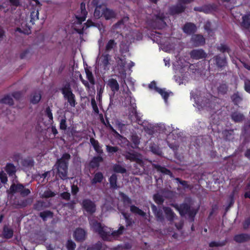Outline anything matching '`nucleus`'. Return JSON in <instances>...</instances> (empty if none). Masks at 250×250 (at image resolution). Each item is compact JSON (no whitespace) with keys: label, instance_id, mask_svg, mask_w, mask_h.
<instances>
[{"label":"nucleus","instance_id":"obj_1","mask_svg":"<svg viewBox=\"0 0 250 250\" xmlns=\"http://www.w3.org/2000/svg\"><path fill=\"white\" fill-rule=\"evenodd\" d=\"M89 221L91 229L94 231L97 232L104 240L110 241L113 238H116L123 233L125 229L123 226H121L118 230L113 231L111 229L103 226L101 223L91 218H89Z\"/></svg>","mask_w":250,"mask_h":250},{"label":"nucleus","instance_id":"obj_2","mask_svg":"<svg viewBox=\"0 0 250 250\" xmlns=\"http://www.w3.org/2000/svg\"><path fill=\"white\" fill-rule=\"evenodd\" d=\"M105 0H93L92 3L96 6L94 15L95 18H99L104 16L106 20H110L115 18L116 14L112 10L108 9L104 4Z\"/></svg>","mask_w":250,"mask_h":250},{"label":"nucleus","instance_id":"obj_3","mask_svg":"<svg viewBox=\"0 0 250 250\" xmlns=\"http://www.w3.org/2000/svg\"><path fill=\"white\" fill-rule=\"evenodd\" d=\"M70 159V155L68 153H64L60 159H58L54 166L57 169L59 177L62 179H67L68 162Z\"/></svg>","mask_w":250,"mask_h":250},{"label":"nucleus","instance_id":"obj_4","mask_svg":"<svg viewBox=\"0 0 250 250\" xmlns=\"http://www.w3.org/2000/svg\"><path fill=\"white\" fill-rule=\"evenodd\" d=\"M165 17L163 13H159L154 15V19L149 23L152 27L155 28L161 29L164 27L166 24L165 21Z\"/></svg>","mask_w":250,"mask_h":250},{"label":"nucleus","instance_id":"obj_5","mask_svg":"<svg viewBox=\"0 0 250 250\" xmlns=\"http://www.w3.org/2000/svg\"><path fill=\"white\" fill-rule=\"evenodd\" d=\"M62 93L64 98L67 100L68 103L72 107H75L76 104L75 96L73 94L71 88L69 85L65 86L62 89Z\"/></svg>","mask_w":250,"mask_h":250},{"label":"nucleus","instance_id":"obj_6","mask_svg":"<svg viewBox=\"0 0 250 250\" xmlns=\"http://www.w3.org/2000/svg\"><path fill=\"white\" fill-rule=\"evenodd\" d=\"M178 4L176 6H172L170 8V12L174 15L183 12L186 8L184 4L189 3L193 0H178Z\"/></svg>","mask_w":250,"mask_h":250},{"label":"nucleus","instance_id":"obj_7","mask_svg":"<svg viewBox=\"0 0 250 250\" xmlns=\"http://www.w3.org/2000/svg\"><path fill=\"white\" fill-rule=\"evenodd\" d=\"M82 207L89 214H92L96 211L95 203L89 199H84L83 201Z\"/></svg>","mask_w":250,"mask_h":250},{"label":"nucleus","instance_id":"obj_8","mask_svg":"<svg viewBox=\"0 0 250 250\" xmlns=\"http://www.w3.org/2000/svg\"><path fill=\"white\" fill-rule=\"evenodd\" d=\"M110 56L108 54H103L99 58V64L104 69L108 70L109 69V65L110 64Z\"/></svg>","mask_w":250,"mask_h":250},{"label":"nucleus","instance_id":"obj_9","mask_svg":"<svg viewBox=\"0 0 250 250\" xmlns=\"http://www.w3.org/2000/svg\"><path fill=\"white\" fill-rule=\"evenodd\" d=\"M87 15V12L85 10V4L82 2L81 4V13L79 12L76 15L77 20V23L81 24L82 22L85 21Z\"/></svg>","mask_w":250,"mask_h":250},{"label":"nucleus","instance_id":"obj_10","mask_svg":"<svg viewBox=\"0 0 250 250\" xmlns=\"http://www.w3.org/2000/svg\"><path fill=\"white\" fill-rule=\"evenodd\" d=\"M190 55L192 58L196 60L205 58L207 55L203 49H194L190 52Z\"/></svg>","mask_w":250,"mask_h":250},{"label":"nucleus","instance_id":"obj_11","mask_svg":"<svg viewBox=\"0 0 250 250\" xmlns=\"http://www.w3.org/2000/svg\"><path fill=\"white\" fill-rule=\"evenodd\" d=\"M74 236L77 241H83L85 238L86 232L84 229L79 228L75 231Z\"/></svg>","mask_w":250,"mask_h":250},{"label":"nucleus","instance_id":"obj_12","mask_svg":"<svg viewBox=\"0 0 250 250\" xmlns=\"http://www.w3.org/2000/svg\"><path fill=\"white\" fill-rule=\"evenodd\" d=\"M124 155L126 159L129 160L131 161H136L137 163H139L141 160V155L138 153L126 152Z\"/></svg>","mask_w":250,"mask_h":250},{"label":"nucleus","instance_id":"obj_13","mask_svg":"<svg viewBox=\"0 0 250 250\" xmlns=\"http://www.w3.org/2000/svg\"><path fill=\"white\" fill-rule=\"evenodd\" d=\"M173 206L179 211L181 215H184L185 214L189 213V207L187 204H183L180 206H178L177 205Z\"/></svg>","mask_w":250,"mask_h":250},{"label":"nucleus","instance_id":"obj_14","mask_svg":"<svg viewBox=\"0 0 250 250\" xmlns=\"http://www.w3.org/2000/svg\"><path fill=\"white\" fill-rule=\"evenodd\" d=\"M197 28L193 23L189 22L185 24L183 28L184 32L187 34H191L196 31Z\"/></svg>","mask_w":250,"mask_h":250},{"label":"nucleus","instance_id":"obj_15","mask_svg":"<svg viewBox=\"0 0 250 250\" xmlns=\"http://www.w3.org/2000/svg\"><path fill=\"white\" fill-rule=\"evenodd\" d=\"M107 85L114 93L119 90V84L117 81L114 79L111 78L109 79L107 82Z\"/></svg>","mask_w":250,"mask_h":250},{"label":"nucleus","instance_id":"obj_16","mask_svg":"<svg viewBox=\"0 0 250 250\" xmlns=\"http://www.w3.org/2000/svg\"><path fill=\"white\" fill-rule=\"evenodd\" d=\"M191 41L195 46H199L204 44L205 39L203 36L194 35L191 38Z\"/></svg>","mask_w":250,"mask_h":250},{"label":"nucleus","instance_id":"obj_17","mask_svg":"<svg viewBox=\"0 0 250 250\" xmlns=\"http://www.w3.org/2000/svg\"><path fill=\"white\" fill-rule=\"evenodd\" d=\"M234 240L238 243H243L250 240V235L248 234H240L236 235Z\"/></svg>","mask_w":250,"mask_h":250},{"label":"nucleus","instance_id":"obj_18","mask_svg":"<svg viewBox=\"0 0 250 250\" xmlns=\"http://www.w3.org/2000/svg\"><path fill=\"white\" fill-rule=\"evenodd\" d=\"M85 73L86 78L89 81L88 83L90 85V90L92 89V90L95 91L94 85L95 84V82L92 72L88 70H86Z\"/></svg>","mask_w":250,"mask_h":250},{"label":"nucleus","instance_id":"obj_19","mask_svg":"<svg viewBox=\"0 0 250 250\" xmlns=\"http://www.w3.org/2000/svg\"><path fill=\"white\" fill-rule=\"evenodd\" d=\"M163 210L168 220L172 221L176 217V215L170 208L168 207H164Z\"/></svg>","mask_w":250,"mask_h":250},{"label":"nucleus","instance_id":"obj_20","mask_svg":"<svg viewBox=\"0 0 250 250\" xmlns=\"http://www.w3.org/2000/svg\"><path fill=\"white\" fill-rule=\"evenodd\" d=\"M23 186L22 184H13L11 186L10 188V191L12 193L19 192L21 194L22 190L23 188Z\"/></svg>","mask_w":250,"mask_h":250},{"label":"nucleus","instance_id":"obj_21","mask_svg":"<svg viewBox=\"0 0 250 250\" xmlns=\"http://www.w3.org/2000/svg\"><path fill=\"white\" fill-rule=\"evenodd\" d=\"M90 142L92 146H93L95 150L98 153L101 154L103 153V150L99 145L98 141L96 140L95 139L91 138L90 139Z\"/></svg>","mask_w":250,"mask_h":250},{"label":"nucleus","instance_id":"obj_22","mask_svg":"<svg viewBox=\"0 0 250 250\" xmlns=\"http://www.w3.org/2000/svg\"><path fill=\"white\" fill-rule=\"evenodd\" d=\"M199 106H201V108L208 110L212 107V103H211V101L209 99H205L202 100ZM199 109H200V108L199 107Z\"/></svg>","mask_w":250,"mask_h":250},{"label":"nucleus","instance_id":"obj_23","mask_svg":"<svg viewBox=\"0 0 250 250\" xmlns=\"http://www.w3.org/2000/svg\"><path fill=\"white\" fill-rule=\"evenodd\" d=\"M214 58L216 64L218 67H222L226 64V60L225 58L216 56Z\"/></svg>","mask_w":250,"mask_h":250},{"label":"nucleus","instance_id":"obj_24","mask_svg":"<svg viewBox=\"0 0 250 250\" xmlns=\"http://www.w3.org/2000/svg\"><path fill=\"white\" fill-rule=\"evenodd\" d=\"M242 25L247 28L250 26V14H246L242 17Z\"/></svg>","mask_w":250,"mask_h":250},{"label":"nucleus","instance_id":"obj_25","mask_svg":"<svg viewBox=\"0 0 250 250\" xmlns=\"http://www.w3.org/2000/svg\"><path fill=\"white\" fill-rule=\"evenodd\" d=\"M39 13L38 10L35 9L31 12L30 16V22L32 24H34L35 21L39 19Z\"/></svg>","mask_w":250,"mask_h":250},{"label":"nucleus","instance_id":"obj_26","mask_svg":"<svg viewBox=\"0 0 250 250\" xmlns=\"http://www.w3.org/2000/svg\"><path fill=\"white\" fill-rule=\"evenodd\" d=\"M151 208L155 216L158 218V220H162L163 219V216L162 211L160 210H158L156 206H155L154 204H152Z\"/></svg>","mask_w":250,"mask_h":250},{"label":"nucleus","instance_id":"obj_27","mask_svg":"<svg viewBox=\"0 0 250 250\" xmlns=\"http://www.w3.org/2000/svg\"><path fill=\"white\" fill-rule=\"evenodd\" d=\"M103 175L101 172L96 173L94 178L91 180L92 184H96L97 183H101L103 179Z\"/></svg>","mask_w":250,"mask_h":250},{"label":"nucleus","instance_id":"obj_28","mask_svg":"<svg viewBox=\"0 0 250 250\" xmlns=\"http://www.w3.org/2000/svg\"><path fill=\"white\" fill-rule=\"evenodd\" d=\"M41 94L40 92H35L31 97L30 101L33 104H37L41 100Z\"/></svg>","mask_w":250,"mask_h":250},{"label":"nucleus","instance_id":"obj_29","mask_svg":"<svg viewBox=\"0 0 250 250\" xmlns=\"http://www.w3.org/2000/svg\"><path fill=\"white\" fill-rule=\"evenodd\" d=\"M130 211L143 217L146 215V213L144 211L135 206H130Z\"/></svg>","mask_w":250,"mask_h":250},{"label":"nucleus","instance_id":"obj_30","mask_svg":"<svg viewBox=\"0 0 250 250\" xmlns=\"http://www.w3.org/2000/svg\"><path fill=\"white\" fill-rule=\"evenodd\" d=\"M5 170L9 175H12L16 171V168L13 164H8L6 166Z\"/></svg>","mask_w":250,"mask_h":250},{"label":"nucleus","instance_id":"obj_31","mask_svg":"<svg viewBox=\"0 0 250 250\" xmlns=\"http://www.w3.org/2000/svg\"><path fill=\"white\" fill-rule=\"evenodd\" d=\"M3 235L5 238H10L13 235V231L11 229L5 227L3 229Z\"/></svg>","mask_w":250,"mask_h":250},{"label":"nucleus","instance_id":"obj_32","mask_svg":"<svg viewBox=\"0 0 250 250\" xmlns=\"http://www.w3.org/2000/svg\"><path fill=\"white\" fill-rule=\"evenodd\" d=\"M153 199L156 203L161 204L164 202V199L162 195L157 193L153 196Z\"/></svg>","mask_w":250,"mask_h":250},{"label":"nucleus","instance_id":"obj_33","mask_svg":"<svg viewBox=\"0 0 250 250\" xmlns=\"http://www.w3.org/2000/svg\"><path fill=\"white\" fill-rule=\"evenodd\" d=\"M117 175L116 174H112L109 178V183L111 187L113 188H117Z\"/></svg>","mask_w":250,"mask_h":250},{"label":"nucleus","instance_id":"obj_34","mask_svg":"<svg viewBox=\"0 0 250 250\" xmlns=\"http://www.w3.org/2000/svg\"><path fill=\"white\" fill-rule=\"evenodd\" d=\"M157 92L161 94L166 102L169 95V93L166 91V89L157 88Z\"/></svg>","mask_w":250,"mask_h":250},{"label":"nucleus","instance_id":"obj_35","mask_svg":"<svg viewBox=\"0 0 250 250\" xmlns=\"http://www.w3.org/2000/svg\"><path fill=\"white\" fill-rule=\"evenodd\" d=\"M231 117L232 119L235 122H240L242 121L244 118V116L242 114L237 112L233 113L231 115Z\"/></svg>","mask_w":250,"mask_h":250},{"label":"nucleus","instance_id":"obj_36","mask_svg":"<svg viewBox=\"0 0 250 250\" xmlns=\"http://www.w3.org/2000/svg\"><path fill=\"white\" fill-rule=\"evenodd\" d=\"M116 43L113 40H110L105 45V50L109 51L113 49L115 46Z\"/></svg>","mask_w":250,"mask_h":250},{"label":"nucleus","instance_id":"obj_37","mask_svg":"<svg viewBox=\"0 0 250 250\" xmlns=\"http://www.w3.org/2000/svg\"><path fill=\"white\" fill-rule=\"evenodd\" d=\"M102 161L103 158L102 157L99 156L97 157H95L93 158V159L91 162V166L92 167H98L99 163L102 162Z\"/></svg>","mask_w":250,"mask_h":250},{"label":"nucleus","instance_id":"obj_38","mask_svg":"<svg viewBox=\"0 0 250 250\" xmlns=\"http://www.w3.org/2000/svg\"><path fill=\"white\" fill-rule=\"evenodd\" d=\"M103 247L102 243L98 242L95 245L88 247L87 250H102L103 249Z\"/></svg>","mask_w":250,"mask_h":250},{"label":"nucleus","instance_id":"obj_39","mask_svg":"<svg viewBox=\"0 0 250 250\" xmlns=\"http://www.w3.org/2000/svg\"><path fill=\"white\" fill-rule=\"evenodd\" d=\"M130 119L132 121H137L138 119V115L135 108H133L131 112L129 114Z\"/></svg>","mask_w":250,"mask_h":250},{"label":"nucleus","instance_id":"obj_40","mask_svg":"<svg viewBox=\"0 0 250 250\" xmlns=\"http://www.w3.org/2000/svg\"><path fill=\"white\" fill-rule=\"evenodd\" d=\"M118 66H120L121 69H123L125 66L126 62L125 58H118L116 60Z\"/></svg>","mask_w":250,"mask_h":250},{"label":"nucleus","instance_id":"obj_41","mask_svg":"<svg viewBox=\"0 0 250 250\" xmlns=\"http://www.w3.org/2000/svg\"><path fill=\"white\" fill-rule=\"evenodd\" d=\"M113 170L116 172L121 173H124L126 171V169L124 167L119 165H115L113 167Z\"/></svg>","mask_w":250,"mask_h":250},{"label":"nucleus","instance_id":"obj_42","mask_svg":"<svg viewBox=\"0 0 250 250\" xmlns=\"http://www.w3.org/2000/svg\"><path fill=\"white\" fill-rule=\"evenodd\" d=\"M106 149L109 153H114L118 151L119 148L117 146H112L109 145L106 146Z\"/></svg>","mask_w":250,"mask_h":250},{"label":"nucleus","instance_id":"obj_43","mask_svg":"<svg viewBox=\"0 0 250 250\" xmlns=\"http://www.w3.org/2000/svg\"><path fill=\"white\" fill-rule=\"evenodd\" d=\"M2 102L4 104L9 105L13 104V99L10 96H7L2 99Z\"/></svg>","mask_w":250,"mask_h":250},{"label":"nucleus","instance_id":"obj_44","mask_svg":"<svg viewBox=\"0 0 250 250\" xmlns=\"http://www.w3.org/2000/svg\"><path fill=\"white\" fill-rule=\"evenodd\" d=\"M55 195V193L50 190H47L44 192L42 195V197L49 198L53 197Z\"/></svg>","mask_w":250,"mask_h":250},{"label":"nucleus","instance_id":"obj_45","mask_svg":"<svg viewBox=\"0 0 250 250\" xmlns=\"http://www.w3.org/2000/svg\"><path fill=\"white\" fill-rule=\"evenodd\" d=\"M122 213L125 220L126 226H130L132 222L129 218V215L124 212H122Z\"/></svg>","mask_w":250,"mask_h":250},{"label":"nucleus","instance_id":"obj_46","mask_svg":"<svg viewBox=\"0 0 250 250\" xmlns=\"http://www.w3.org/2000/svg\"><path fill=\"white\" fill-rule=\"evenodd\" d=\"M217 49L222 52H224L225 51H227L229 52V49L227 45L225 44H221L219 46H217Z\"/></svg>","mask_w":250,"mask_h":250},{"label":"nucleus","instance_id":"obj_47","mask_svg":"<svg viewBox=\"0 0 250 250\" xmlns=\"http://www.w3.org/2000/svg\"><path fill=\"white\" fill-rule=\"evenodd\" d=\"M76 247L75 244L71 240H68L67 242L66 247L68 250H74Z\"/></svg>","mask_w":250,"mask_h":250},{"label":"nucleus","instance_id":"obj_48","mask_svg":"<svg viewBox=\"0 0 250 250\" xmlns=\"http://www.w3.org/2000/svg\"><path fill=\"white\" fill-rule=\"evenodd\" d=\"M231 98L235 104H237L241 101V98L237 94H233Z\"/></svg>","mask_w":250,"mask_h":250},{"label":"nucleus","instance_id":"obj_49","mask_svg":"<svg viewBox=\"0 0 250 250\" xmlns=\"http://www.w3.org/2000/svg\"><path fill=\"white\" fill-rule=\"evenodd\" d=\"M91 105L94 112L98 113L99 112L98 107L94 98L91 99Z\"/></svg>","mask_w":250,"mask_h":250},{"label":"nucleus","instance_id":"obj_50","mask_svg":"<svg viewBox=\"0 0 250 250\" xmlns=\"http://www.w3.org/2000/svg\"><path fill=\"white\" fill-rule=\"evenodd\" d=\"M0 179L2 183H5L7 181L6 175L3 171L0 172Z\"/></svg>","mask_w":250,"mask_h":250},{"label":"nucleus","instance_id":"obj_51","mask_svg":"<svg viewBox=\"0 0 250 250\" xmlns=\"http://www.w3.org/2000/svg\"><path fill=\"white\" fill-rule=\"evenodd\" d=\"M45 114H46V115L48 117V118L50 120H51V121L53 120V115L51 112V110L49 107H48L46 108Z\"/></svg>","mask_w":250,"mask_h":250},{"label":"nucleus","instance_id":"obj_52","mask_svg":"<svg viewBox=\"0 0 250 250\" xmlns=\"http://www.w3.org/2000/svg\"><path fill=\"white\" fill-rule=\"evenodd\" d=\"M80 79L81 81H82V82L83 83L87 88V89L88 90H90V85L89 84V83L87 81L84 80L83 78V77L81 74L80 75Z\"/></svg>","mask_w":250,"mask_h":250},{"label":"nucleus","instance_id":"obj_53","mask_svg":"<svg viewBox=\"0 0 250 250\" xmlns=\"http://www.w3.org/2000/svg\"><path fill=\"white\" fill-rule=\"evenodd\" d=\"M132 141L135 145H138L140 143V138L136 135L132 136Z\"/></svg>","mask_w":250,"mask_h":250},{"label":"nucleus","instance_id":"obj_54","mask_svg":"<svg viewBox=\"0 0 250 250\" xmlns=\"http://www.w3.org/2000/svg\"><path fill=\"white\" fill-rule=\"evenodd\" d=\"M52 216V213L50 211H44L40 213V216L42 217L43 220H45V218L47 216Z\"/></svg>","mask_w":250,"mask_h":250},{"label":"nucleus","instance_id":"obj_55","mask_svg":"<svg viewBox=\"0 0 250 250\" xmlns=\"http://www.w3.org/2000/svg\"><path fill=\"white\" fill-rule=\"evenodd\" d=\"M225 245V243H218L216 242H211L209 243V246L210 247H219V246H223Z\"/></svg>","mask_w":250,"mask_h":250},{"label":"nucleus","instance_id":"obj_56","mask_svg":"<svg viewBox=\"0 0 250 250\" xmlns=\"http://www.w3.org/2000/svg\"><path fill=\"white\" fill-rule=\"evenodd\" d=\"M66 127V120L65 119H62L60 122V128L62 130H65Z\"/></svg>","mask_w":250,"mask_h":250},{"label":"nucleus","instance_id":"obj_57","mask_svg":"<svg viewBox=\"0 0 250 250\" xmlns=\"http://www.w3.org/2000/svg\"><path fill=\"white\" fill-rule=\"evenodd\" d=\"M97 90H98V93H97V99L99 101H100L102 99V93L103 92V89L101 87L100 88H98Z\"/></svg>","mask_w":250,"mask_h":250},{"label":"nucleus","instance_id":"obj_58","mask_svg":"<svg viewBox=\"0 0 250 250\" xmlns=\"http://www.w3.org/2000/svg\"><path fill=\"white\" fill-rule=\"evenodd\" d=\"M30 193V190L29 189L25 188L23 187V189L22 190L21 195L22 196H26Z\"/></svg>","mask_w":250,"mask_h":250},{"label":"nucleus","instance_id":"obj_59","mask_svg":"<svg viewBox=\"0 0 250 250\" xmlns=\"http://www.w3.org/2000/svg\"><path fill=\"white\" fill-rule=\"evenodd\" d=\"M245 89L250 93V81L247 80L245 82Z\"/></svg>","mask_w":250,"mask_h":250},{"label":"nucleus","instance_id":"obj_60","mask_svg":"<svg viewBox=\"0 0 250 250\" xmlns=\"http://www.w3.org/2000/svg\"><path fill=\"white\" fill-rule=\"evenodd\" d=\"M43 203L42 202H38L35 205L34 208L35 209L40 210L42 207Z\"/></svg>","mask_w":250,"mask_h":250},{"label":"nucleus","instance_id":"obj_61","mask_svg":"<svg viewBox=\"0 0 250 250\" xmlns=\"http://www.w3.org/2000/svg\"><path fill=\"white\" fill-rule=\"evenodd\" d=\"M70 194L68 192H63L61 194V197L65 200H69L70 198Z\"/></svg>","mask_w":250,"mask_h":250},{"label":"nucleus","instance_id":"obj_62","mask_svg":"<svg viewBox=\"0 0 250 250\" xmlns=\"http://www.w3.org/2000/svg\"><path fill=\"white\" fill-rule=\"evenodd\" d=\"M149 88L150 89H154L157 92V88H159L156 86V83L155 82H152L149 84Z\"/></svg>","mask_w":250,"mask_h":250},{"label":"nucleus","instance_id":"obj_63","mask_svg":"<svg viewBox=\"0 0 250 250\" xmlns=\"http://www.w3.org/2000/svg\"><path fill=\"white\" fill-rule=\"evenodd\" d=\"M79 191V188L77 186L73 185L71 187V191L72 194H76Z\"/></svg>","mask_w":250,"mask_h":250},{"label":"nucleus","instance_id":"obj_64","mask_svg":"<svg viewBox=\"0 0 250 250\" xmlns=\"http://www.w3.org/2000/svg\"><path fill=\"white\" fill-rule=\"evenodd\" d=\"M244 197L245 198H250V188H246Z\"/></svg>","mask_w":250,"mask_h":250}]
</instances>
